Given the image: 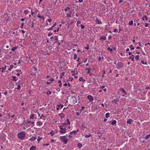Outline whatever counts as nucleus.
<instances>
[{"label":"nucleus","instance_id":"nucleus-1","mask_svg":"<svg viewBox=\"0 0 150 150\" xmlns=\"http://www.w3.org/2000/svg\"><path fill=\"white\" fill-rule=\"evenodd\" d=\"M60 129V134H64L66 132V129L65 126L62 125L59 126Z\"/></svg>","mask_w":150,"mask_h":150},{"label":"nucleus","instance_id":"nucleus-2","mask_svg":"<svg viewBox=\"0 0 150 150\" xmlns=\"http://www.w3.org/2000/svg\"><path fill=\"white\" fill-rule=\"evenodd\" d=\"M18 137L19 139L23 140L25 137V134L24 132H21L18 134Z\"/></svg>","mask_w":150,"mask_h":150},{"label":"nucleus","instance_id":"nucleus-3","mask_svg":"<svg viewBox=\"0 0 150 150\" xmlns=\"http://www.w3.org/2000/svg\"><path fill=\"white\" fill-rule=\"evenodd\" d=\"M67 136H61L60 137V139L63 141L65 144H66L68 142V139H66Z\"/></svg>","mask_w":150,"mask_h":150},{"label":"nucleus","instance_id":"nucleus-4","mask_svg":"<svg viewBox=\"0 0 150 150\" xmlns=\"http://www.w3.org/2000/svg\"><path fill=\"white\" fill-rule=\"evenodd\" d=\"M117 69H120L123 68L124 67V65L123 63L121 62H120L117 64Z\"/></svg>","mask_w":150,"mask_h":150},{"label":"nucleus","instance_id":"nucleus-5","mask_svg":"<svg viewBox=\"0 0 150 150\" xmlns=\"http://www.w3.org/2000/svg\"><path fill=\"white\" fill-rule=\"evenodd\" d=\"M71 101L73 104H74L77 102V100L75 97L72 96L71 98Z\"/></svg>","mask_w":150,"mask_h":150},{"label":"nucleus","instance_id":"nucleus-6","mask_svg":"<svg viewBox=\"0 0 150 150\" xmlns=\"http://www.w3.org/2000/svg\"><path fill=\"white\" fill-rule=\"evenodd\" d=\"M87 98H88L90 102H92L93 100V97L91 95H88L87 96Z\"/></svg>","mask_w":150,"mask_h":150},{"label":"nucleus","instance_id":"nucleus-7","mask_svg":"<svg viewBox=\"0 0 150 150\" xmlns=\"http://www.w3.org/2000/svg\"><path fill=\"white\" fill-rule=\"evenodd\" d=\"M59 115L60 117L62 119L64 118L65 116L64 114L63 113H60L59 114Z\"/></svg>","mask_w":150,"mask_h":150},{"label":"nucleus","instance_id":"nucleus-8","mask_svg":"<svg viewBox=\"0 0 150 150\" xmlns=\"http://www.w3.org/2000/svg\"><path fill=\"white\" fill-rule=\"evenodd\" d=\"M21 82L19 81L18 82V84H17V87L16 88V89H17L20 90V89L21 86L20 84H21Z\"/></svg>","mask_w":150,"mask_h":150},{"label":"nucleus","instance_id":"nucleus-9","mask_svg":"<svg viewBox=\"0 0 150 150\" xmlns=\"http://www.w3.org/2000/svg\"><path fill=\"white\" fill-rule=\"evenodd\" d=\"M106 39V37L105 36H102L100 37L99 40H105Z\"/></svg>","mask_w":150,"mask_h":150},{"label":"nucleus","instance_id":"nucleus-10","mask_svg":"<svg viewBox=\"0 0 150 150\" xmlns=\"http://www.w3.org/2000/svg\"><path fill=\"white\" fill-rule=\"evenodd\" d=\"M134 55L132 54V55L131 56L129 57V59H131V60L132 61H134Z\"/></svg>","mask_w":150,"mask_h":150},{"label":"nucleus","instance_id":"nucleus-11","mask_svg":"<svg viewBox=\"0 0 150 150\" xmlns=\"http://www.w3.org/2000/svg\"><path fill=\"white\" fill-rule=\"evenodd\" d=\"M96 21L98 24H100L102 23L101 21L99 20L98 18H96Z\"/></svg>","mask_w":150,"mask_h":150},{"label":"nucleus","instance_id":"nucleus-12","mask_svg":"<svg viewBox=\"0 0 150 150\" xmlns=\"http://www.w3.org/2000/svg\"><path fill=\"white\" fill-rule=\"evenodd\" d=\"M56 23H55L50 28L48 29V30H53V28L55 27L56 25Z\"/></svg>","mask_w":150,"mask_h":150},{"label":"nucleus","instance_id":"nucleus-13","mask_svg":"<svg viewBox=\"0 0 150 150\" xmlns=\"http://www.w3.org/2000/svg\"><path fill=\"white\" fill-rule=\"evenodd\" d=\"M36 124H37V125L39 126L42 125V122L40 121H39L37 122Z\"/></svg>","mask_w":150,"mask_h":150},{"label":"nucleus","instance_id":"nucleus-14","mask_svg":"<svg viewBox=\"0 0 150 150\" xmlns=\"http://www.w3.org/2000/svg\"><path fill=\"white\" fill-rule=\"evenodd\" d=\"M132 122V120L131 119H129L127 120V123L130 124H131Z\"/></svg>","mask_w":150,"mask_h":150},{"label":"nucleus","instance_id":"nucleus-15","mask_svg":"<svg viewBox=\"0 0 150 150\" xmlns=\"http://www.w3.org/2000/svg\"><path fill=\"white\" fill-rule=\"evenodd\" d=\"M35 147L34 146H32L30 148V150H35Z\"/></svg>","mask_w":150,"mask_h":150},{"label":"nucleus","instance_id":"nucleus-16","mask_svg":"<svg viewBox=\"0 0 150 150\" xmlns=\"http://www.w3.org/2000/svg\"><path fill=\"white\" fill-rule=\"evenodd\" d=\"M36 138H35L34 137H32L29 140L31 141H34L35 139H36Z\"/></svg>","mask_w":150,"mask_h":150},{"label":"nucleus","instance_id":"nucleus-17","mask_svg":"<svg viewBox=\"0 0 150 150\" xmlns=\"http://www.w3.org/2000/svg\"><path fill=\"white\" fill-rule=\"evenodd\" d=\"M116 123V121L115 120H114L112 121L111 122V125H113L115 124Z\"/></svg>","mask_w":150,"mask_h":150},{"label":"nucleus","instance_id":"nucleus-18","mask_svg":"<svg viewBox=\"0 0 150 150\" xmlns=\"http://www.w3.org/2000/svg\"><path fill=\"white\" fill-rule=\"evenodd\" d=\"M110 116V114L108 112H107L106 113L105 115V117L107 118H108V117H109Z\"/></svg>","mask_w":150,"mask_h":150},{"label":"nucleus","instance_id":"nucleus-19","mask_svg":"<svg viewBox=\"0 0 150 150\" xmlns=\"http://www.w3.org/2000/svg\"><path fill=\"white\" fill-rule=\"evenodd\" d=\"M133 23V21L132 20H131L129 21V25H132Z\"/></svg>","mask_w":150,"mask_h":150},{"label":"nucleus","instance_id":"nucleus-20","mask_svg":"<svg viewBox=\"0 0 150 150\" xmlns=\"http://www.w3.org/2000/svg\"><path fill=\"white\" fill-rule=\"evenodd\" d=\"M122 92L125 94V95H126L127 94V93L126 92V91H125L124 90V89L123 88H122Z\"/></svg>","mask_w":150,"mask_h":150},{"label":"nucleus","instance_id":"nucleus-21","mask_svg":"<svg viewBox=\"0 0 150 150\" xmlns=\"http://www.w3.org/2000/svg\"><path fill=\"white\" fill-rule=\"evenodd\" d=\"M34 114H31V115H30V119H34Z\"/></svg>","mask_w":150,"mask_h":150},{"label":"nucleus","instance_id":"nucleus-22","mask_svg":"<svg viewBox=\"0 0 150 150\" xmlns=\"http://www.w3.org/2000/svg\"><path fill=\"white\" fill-rule=\"evenodd\" d=\"M67 118V124L68 125H70V122L69 121V118H67V117H66Z\"/></svg>","mask_w":150,"mask_h":150},{"label":"nucleus","instance_id":"nucleus-23","mask_svg":"<svg viewBox=\"0 0 150 150\" xmlns=\"http://www.w3.org/2000/svg\"><path fill=\"white\" fill-rule=\"evenodd\" d=\"M129 47L132 50H134V47H133V45H129Z\"/></svg>","mask_w":150,"mask_h":150},{"label":"nucleus","instance_id":"nucleus-24","mask_svg":"<svg viewBox=\"0 0 150 150\" xmlns=\"http://www.w3.org/2000/svg\"><path fill=\"white\" fill-rule=\"evenodd\" d=\"M50 134L51 136H52L55 134V133L53 130H52L50 132Z\"/></svg>","mask_w":150,"mask_h":150},{"label":"nucleus","instance_id":"nucleus-25","mask_svg":"<svg viewBox=\"0 0 150 150\" xmlns=\"http://www.w3.org/2000/svg\"><path fill=\"white\" fill-rule=\"evenodd\" d=\"M144 18H145V19L146 20H148V18H147V17L146 15H144V17L142 18V19L143 20H144Z\"/></svg>","mask_w":150,"mask_h":150},{"label":"nucleus","instance_id":"nucleus-26","mask_svg":"<svg viewBox=\"0 0 150 150\" xmlns=\"http://www.w3.org/2000/svg\"><path fill=\"white\" fill-rule=\"evenodd\" d=\"M77 146L81 148V147L82 146V145L81 144V143H78V145H77Z\"/></svg>","mask_w":150,"mask_h":150},{"label":"nucleus","instance_id":"nucleus-27","mask_svg":"<svg viewBox=\"0 0 150 150\" xmlns=\"http://www.w3.org/2000/svg\"><path fill=\"white\" fill-rule=\"evenodd\" d=\"M12 78H13V79H12L13 81H17V80L16 79V76H13Z\"/></svg>","mask_w":150,"mask_h":150},{"label":"nucleus","instance_id":"nucleus-28","mask_svg":"<svg viewBox=\"0 0 150 150\" xmlns=\"http://www.w3.org/2000/svg\"><path fill=\"white\" fill-rule=\"evenodd\" d=\"M2 92H3V94H4L5 95H7V94H8V92L7 91H2Z\"/></svg>","mask_w":150,"mask_h":150},{"label":"nucleus","instance_id":"nucleus-29","mask_svg":"<svg viewBox=\"0 0 150 150\" xmlns=\"http://www.w3.org/2000/svg\"><path fill=\"white\" fill-rule=\"evenodd\" d=\"M17 48V47L16 46L15 47H13L12 48L11 50L13 51H14Z\"/></svg>","mask_w":150,"mask_h":150},{"label":"nucleus","instance_id":"nucleus-30","mask_svg":"<svg viewBox=\"0 0 150 150\" xmlns=\"http://www.w3.org/2000/svg\"><path fill=\"white\" fill-rule=\"evenodd\" d=\"M86 70L87 71H88L87 73V74L90 73V69L86 68Z\"/></svg>","mask_w":150,"mask_h":150},{"label":"nucleus","instance_id":"nucleus-31","mask_svg":"<svg viewBox=\"0 0 150 150\" xmlns=\"http://www.w3.org/2000/svg\"><path fill=\"white\" fill-rule=\"evenodd\" d=\"M57 106L58 107H60L61 108H63L64 105H63L60 104L59 105H58Z\"/></svg>","mask_w":150,"mask_h":150},{"label":"nucleus","instance_id":"nucleus-32","mask_svg":"<svg viewBox=\"0 0 150 150\" xmlns=\"http://www.w3.org/2000/svg\"><path fill=\"white\" fill-rule=\"evenodd\" d=\"M107 50L110 51V52H112V49L111 48H110L109 47H108L107 48Z\"/></svg>","mask_w":150,"mask_h":150},{"label":"nucleus","instance_id":"nucleus-33","mask_svg":"<svg viewBox=\"0 0 150 150\" xmlns=\"http://www.w3.org/2000/svg\"><path fill=\"white\" fill-rule=\"evenodd\" d=\"M70 10V8L69 7H67L66 8L64 9V11H67L68 10Z\"/></svg>","mask_w":150,"mask_h":150},{"label":"nucleus","instance_id":"nucleus-34","mask_svg":"<svg viewBox=\"0 0 150 150\" xmlns=\"http://www.w3.org/2000/svg\"><path fill=\"white\" fill-rule=\"evenodd\" d=\"M139 55H136L135 57V58L136 60L137 61V60H138L139 59Z\"/></svg>","mask_w":150,"mask_h":150},{"label":"nucleus","instance_id":"nucleus-35","mask_svg":"<svg viewBox=\"0 0 150 150\" xmlns=\"http://www.w3.org/2000/svg\"><path fill=\"white\" fill-rule=\"evenodd\" d=\"M34 122H31V121H28L27 123H26V124H27V123H28V124L31 123L32 124H34Z\"/></svg>","mask_w":150,"mask_h":150},{"label":"nucleus","instance_id":"nucleus-36","mask_svg":"<svg viewBox=\"0 0 150 150\" xmlns=\"http://www.w3.org/2000/svg\"><path fill=\"white\" fill-rule=\"evenodd\" d=\"M42 139V138H41V137H38V138L37 139V141L38 142H39V141H40V140L41 139Z\"/></svg>","mask_w":150,"mask_h":150},{"label":"nucleus","instance_id":"nucleus-37","mask_svg":"<svg viewBox=\"0 0 150 150\" xmlns=\"http://www.w3.org/2000/svg\"><path fill=\"white\" fill-rule=\"evenodd\" d=\"M77 57V55L76 54H74V59H76Z\"/></svg>","mask_w":150,"mask_h":150},{"label":"nucleus","instance_id":"nucleus-38","mask_svg":"<svg viewBox=\"0 0 150 150\" xmlns=\"http://www.w3.org/2000/svg\"><path fill=\"white\" fill-rule=\"evenodd\" d=\"M91 136H92L90 134V135H86L85 136V138H88L90 137Z\"/></svg>","mask_w":150,"mask_h":150},{"label":"nucleus","instance_id":"nucleus-39","mask_svg":"<svg viewBox=\"0 0 150 150\" xmlns=\"http://www.w3.org/2000/svg\"><path fill=\"white\" fill-rule=\"evenodd\" d=\"M150 136V135H147V136H146L145 138H144V139H147Z\"/></svg>","mask_w":150,"mask_h":150},{"label":"nucleus","instance_id":"nucleus-40","mask_svg":"<svg viewBox=\"0 0 150 150\" xmlns=\"http://www.w3.org/2000/svg\"><path fill=\"white\" fill-rule=\"evenodd\" d=\"M54 79L52 78H50L49 79V81H50V83H51L53 81Z\"/></svg>","mask_w":150,"mask_h":150},{"label":"nucleus","instance_id":"nucleus-41","mask_svg":"<svg viewBox=\"0 0 150 150\" xmlns=\"http://www.w3.org/2000/svg\"><path fill=\"white\" fill-rule=\"evenodd\" d=\"M71 72L72 73H73L72 74V75L73 76H74L75 74H77V72H76V74H75V71H72Z\"/></svg>","mask_w":150,"mask_h":150},{"label":"nucleus","instance_id":"nucleus-42","mask_svg":"<svg viewBox=\"0 0 150 150\" xmlns=\"http://www.w3.org/2000/svg\"><path fill=\"white\" fill-rule=\"evenodd\" d=\"M42 117H44V118H45V117L43 115H41V116H40V119H41ZM44 120H45V118H44Z\"/></svg>","mask_w":150,"mask_h":150},{"label":"nucleus","instance_id":"nucleus-43","mask_svg":"<svg viewBox=\"0 0 150 150\" xmlns=\"http://www.w3.org/2000/svg\"><path fill=\"white\" fill-rule=\"evenodd\" d=\"M81 108L82 109L80 110V113H81V112L83 110V109L85 108V107L84 106H82L81 107Z\"/></svg>","mask_w":150,"mask_h":150},{"label":"nucleus","instance_id":"nucleus-44","mask_svg":"<svg viewBox=\"0 0 150 150\" xmlns=\"http://www.w3.org/2000/svg\"><path fill=\"white\" fill-rule=\"evenodd\" d=\"M81 28L83 29L84 28V27L82 24H81Z\"/></svg>","mask_w":150,"mask_h":150},{"label":"nucleus","instance_id":"nucleus-45","mask_svg":"<svg viewBox=\"0 0 150 150\" xmlns=\"http://www.w3.org/2000/svg\"><path fill=\"white\" fill-rule=\"evenodd\" d=\"M6 66H5L4 67H3L1 69H2V70H5L6 69Z\"/></svg>","mask_w":150,"mask_h":150},{"label":"nucleus","instance_id":"nucleus-46","mask_svg":"<svg viewBox=\"0 0 150 150\" xmlns=\"http://www.w3.org/2000/svg\"><path fill=\"white\" fill-rule=\"evenodd\" d=\"M52 93L50 91H49L47 92V94L48 95L49 94H51Z\"/></svg>","mask_w":150,"mask_h":150},{"label":"nucleus","instance_id":"nucleus-47","mask_svg":"<svg viewBox=\"0 0 150 150\" xmlns=\"http://www.w3.org/2000/svg\"><path fill=\"white\" fill-rule=\"evenodd\" d=\"M59 28H58L56 30H54V32H57V31H59Z\"/></svg>","mask_w":150,"mask_h":150},{"label":"nucleus","instance_id":"nucleus-48","mask_svg":"<svg viewBox=\"0 0 150 150\" xmlns=\"http://www.w3.org/2000/svg\"><path fill=\"white\" fill-rule=\"evenodd\" d=\"M24 13L25 14H27L28 13V11L27 10H25L24 11Z\"/></svg>","mask_w":150,"mask_h":150},{"label":"nucleus","instance_id":"nucleus-49","mask_svg":"<svg viewBox=\"0 0 150 150\" xmlns=\"http://www.w3.org/2000/svg\"><path fill=\"white\" fill-rule=\"evenodd\" d=\"M23 25H24V23H22V24H21V26H20V28L21 29H22L23 28Z\"/></svg>","mask_w":150,"mask_h":150},{"label":"nucleus","instance_id":"nucleus-50","mask_svg":"<svg viewBox=\"0 0 150 150\" xmlns=\"http://www.w3.org/2000/svg\"><path fill=\"white\" fill-rule=\"evenodd\" d=\"M18 72H21V70L19 69L16 70Z\"/></svg>","mask_w":150,"mask_h":150},{"label":"nucleus","instance_id":"nucleus-51","mask_svg":"<svg viewBox=\"0 0 150 150\" xmlns=\"http://www.w3.org/2000/svg\"><path fill=\"white\" fill-rule=\"evenodd\" d=\"M118 30L116 29H115L114 30V32H115V33H116L117 32V31Z\"/></svg>","mask_w":150,"mask_h":150},{"label":"nucleus","instance_id":"nucleus-52","mask_svg":"<svg viewBox=\"0 0 150 150\" xmlns=\"http://www.w3.org/2000/svg\"><path fill=\"white\" fill-rule=\"evenodd\" d=\"M67 16L69 18V17H71V16L70 14H69L68 13H67Z\"/></svg>","mask_w":150,"mask_h":150},{"label":"nucleus","instance_id":"nucleus-53","mask_svg":"<svg viewBox=\"0 0 150 150\" xmlns=\"http://www.w3.org/2000/svg\"><path fill=\"white\" fill-rule=\"evenodd\" d=\"M72 132L73 134H75L76 133V131H73Z\"/></svg>","mask_w":150,"mask_h":150},{"label":"nucleus","instance_id":"nucleus-54","mask_svg":"<svg viewBox=\"0 0 150 150\" xmlns=\"http://www.w3.org/2000/svg\"><path fill=\"white\" fill-rule=\"evenodd\" d=\"M62 125H68V124H67V123L66 122H65V123H62Z\"/></svg>","mask_w":150,"mask_h":150},{"label":"nucleus","instance_id":"nucleus-55","mask_svg":"<svg viewBox=\"0 0 150 150\" xmlns=\"http://www.w3.org/2000/svg\"><path fill=\"white\" fill-rule=\"evenodd\" d=\"M52 33H49L48 35V37H50V36H51L52 35Z\"/></svg>","mask_w":150,"mask_h":150},{"label":"nucleus","instance_id":"nucleus-56","mask_svg":"<svg viewBox=\"0 0 150 150\" xmlns=\"http://www.w3.org/2000/svg\"><path fill=\"white\" fill-rule=\"evenodd\" d=\"M85 49L87 50H88L89 49V47H88H88H85Z\"/></svg>","mask_w":150,"mask_h":150},{"label":"nucleus","instance_id":"nucleus-57","mask_svg":"<svg viewBox=\"0 0 150 150\" xmlns=\"http://www.w3.org/2000/svg\"><path fill=\"white\" fill-rule=\"evenodd\" d=\"M13 67H14L13 65H12V64L10 66V68H11V69H12V68H13Z\"/></svg>","mask_w":150,"mask_h":150},{"label":"nucleus","instance_id":"nucleus-58","mask_svg":"<svg viewBox=\"0 0 150 150\" xmlns=\"http://www.w3.org/2000/svg\"><path fill=\"white\" fill-rule=\"evenodd\" d=\"M141 62L143 64H145V62L143 60H142L141 61Z\"/></svg>","mask_w":150,"mask_h":150},{"label":"nucleus","instance_id":"nucleus-59","mask_svg":"<svg viewBox=\"0 0 150 150\" xmlns=\"http://www.w3.org/2000/svg\"><path fill=\"white\" fill-rule=\"evenodd\" d=\"M83 79V77H80L79 79V81H82V79Z\"/></svg>","mask_w":150,"mask_h":150},{"label":"nucleus","instance_id":"nucleus-60","mask_svg":"<svg viewBox=\"0 0 150 150\" xmlns=\"http://www.w3.org/2000/svg\"><path fill=\"white\" fill-rule=\"evenodd\" d=\"M87 58L86 59H85V60H83L84 62L86 63L87 61Z\"/></svg>","mask_w":150,"mask_h":150},{"label":"nucleus","instance_id":"nucleus-61","mask_svg":"<svg viewBox=\"0 0 150 150\" xmlns=\"http://www.w3.org/2000/svg\"><path fill=\"white\" fill-rule=\"evenodd\" d=\"M48 21L50 23V22H51V21H52V20H51V19H48Z\"/></svg>","mask_w":150,"mask_h":150},{"label":"nucleus","instance_id":"nucleus-62","mask_svg":"<svg viewBox=\"0 0 150 150\" xmlns=\"http://www.w3.org/2000/svg\"><path fill=\"white\" fill-rule=\"evenodd\" d=\"M32 9H31V14L33 15V14H34V13L33 12V11H32Z\"/></svg>","mask_w":150,"mask_h":150},{"label":"nucleus","instance_id":"nucleus-63","mask_svg":"<svg viewBox=\"0 0 150 150\" xmlns=\"http://www.w3.org/2000/svg\"><path fill=\"white\" fill-rule=\"evenodd\" d=\"M25 19L24 18H22L21 19V20L22 21H23L25 20Z\"/></svg>","mask_w":150,"mask_h":150},{"label":"nucleus","instance_id":"nucleus-64","mask_svg":"<svg viewBox=\"0 0 150 150\" xmlns=\"http://www.w3.org/2000/svg\"><path fill=\"white\" fill-rule=\"evenodd\" d=\"M68 137H69V139H71L72 138V136L71 135H69V136H68Z\"/></svg>","mask_w":150,"mask_h":150}]
</instances>
